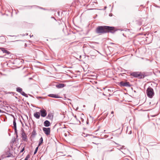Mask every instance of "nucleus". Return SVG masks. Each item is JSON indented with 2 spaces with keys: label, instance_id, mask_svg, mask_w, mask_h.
I'll return each mask as SVG.
<instances>
[{
  "label": "nucleus",
  "instance_id": "nucleus-18",
  "mask_svg": "<svg viewBox=\"0 0 160 160\" xmlns=\"http://www.w3.org/2000/svg\"><path fill=\"white\" fill-rule=\"evenodd\" d=\"M22 96H23L26 97H28V95L26 94L24 92L22 91L21 93H20Z\"/></svg>",
  "mask_w": 160,
  "mask_h": 160
},
{
  "label": "nucleus",
  "instance_id": "nucleus-3",
  "mask_svg": "<svg viewBox=\"0 0 160 160\" xmlns=\"http://www.w3.org/2000/svg\"><path fill=\"white\" fill-rule=\"evenodd\" d=\"M131 75L135 78H143L144 77V76L142 74L141 72H134L131 73Z\"/></svg>",
  "mask_w": 160,
  "mask_h": 160
},
{
  "label": "nucleus",
  "instance_id": "nucleus-21",
  "mask_svg": "<svg viewBox=\"0 0 160 160\" xmlns=\"http://www.w3.org/2000/svg\"><path fill=\"white\" fill-rule=\"evenodd\" d=\"M39 146H38L35 149V151H34V154H35L37 152V151L38 150V147Z\"/></svg>",
  "mask_w": 160,
  "mask_h": 160
},
{
  "label": "nucleus",
  "instance_id": "nucleus-7",
  "mask_svg": "<svg viewBox=\"0 0 160 160\" xmlns=\"http://www.w3.org/2000/svg\"><path fill=\"white\" fill-rule=\"evenodd\" d=\"M22 139L24 141H27L28 140L27 137L25 133L24 132L23 129H22Z\"/></svg>",
  "mask_w": 160,
  "mask_h": 160
},
{
  "label": "nucleus",
  "instance_id": "nucleus-31",
  "mask_svg": "<svg viewBox=\"0 0 160 160\" xmlns=\"http://www.w3.org/2000/svg\"><path fill=\"white\" fill-rule=\"evenodd\" d=\"M76 109H78V108H77Z\"/></svg>",
  "mask_w": 160,
  "mask_h": 160
},
{
  "label": "nucleus",
  "instance_id": "nucleus-29",
  "mask_svg": "<svg viewBox=\"0 0 160 160\" xmlns=\"http://www.w3.org/2000/svg\"><path fill=\"white\" fill-rule=\"evenodd\" d=\"M74 117L75 118H76V115Z\"/></svg>",
  "mask_w": 160,
  "mask_h": 160
},
{
  "label": "nucleus",
  "instance_id": "nucleus-14",
  "mask_svg": "<svg viewBox=\"0 0 160 160\" xmlns=\"http://www.w3.org/2000/svg\"><path fill=\"white\" fill-rule=\"evenodd\" d=\"M65 86V85L63 84H60L57 85V87L58 88H61L64 87Z\"/></svg>",
  "mask_w": 160,
  "mask_h": 160
},
{
  "label": "nucleus",
  "instance_id": "nucleus-20",
  "mask_svg": "<svg viewBox=\"0 0 160 160\" xmlns=\"http://www.w3.org/2000/svg\"><path fill=\"white\" fill-rule=\"evenodd\" d=\"M14 131H15V134H16V136L17 137L18 136V132H17V128H14Z\"/></svg>",
  "mask_w": 160,
  "mask_h": 160
},
{
  "label": "nucleus",
  "instance_id": "nucleus-11",
  "mask_svg": "<svg viewBox=\"0 0 160 160\" xmlns=\"http://www.w3.org/2000/svg\"><path fill=\"white\" fill-rule=\"evenodd\" d=\"M34 117L37 119H39L40 117V114L39 112H37L34 114Z\"/></svg>",
  "mask_w": 160,
  "mask_h": 160
},
{
  "label": "nucleus",
  "instance_id": "nucleus-22",
  "mask_svg": "<svg viewBox=\"0 0 160 160\" xmlns=\"http://www.w3.org/2000/svg\"><path fill=\"white\" fill-rule=\"evenodd\" d=\"M30 158V156L29 155H28L26 157L25 159H24V160H28V159Z\"/></svg>",
  "mask_w": 160,
  "mask_h": 160
},
{
  "label": "nucleus",
  "instance_id": "nucleus-25",
  "mask_svg": "<svg viewBox=\"0 0 160 160\" xmlns=\"http://www.w3.org/2000/svg\"><path fill=\"white\" fill-rule=\"evenodd\" d=\"M4 157H2V156L0 158V160H1V159H2Z\"/></svg>",
  "mask_w": 160,
  "mask_h": 160
},
{
  "label": "nucleus",
  "instance_id": "nucleus-4",
  "mask_svg": "<svg viewBox=\"0 0 160 160\" xmlns=\"http://www.w3.org/2000/svg\"><path fill=\"white\" fill-rule=\"evenodd\" d=\"M42 130L44 132L45 134L48 136L50 134V128H45L44 127L42 128Z\"/></svg>",
  "mask_w": 160,
  "mask_h": 160
},
{
  "label": "nucleus",
  "instance_id": "nucleus-1",
  "mask_svg": "<svg viewBox=\"0 0 160 160\" xmlns=\"http://www.w3.org/2000/svg\"><path fill=\"white\" fill-rule=\"evenodd\" d=\"M116 31L114 27L104 26L98 27L96 29L95 32L97 34H101L109 32L113 33Z\"/></svg>",
  "mask_w": 160,
  "mask_h": 160
},
{
  "label": "nucleus",
  "instance_id": "nucleus-6",
  "mask_svg": "<svg viewBox=\"0 0 160 160\" xmlns=\"http://www.w3.org/2000/svg\"><path fill=\"white\" fill-rule=\"evenodd\" d=\"M40 112L41 113V115L43 117H45L47 115V113L46 111L43 109L41 110L40 111Z\"/></svg>",
  "mask_w": 160,
  "mask_h": 160
},
{
  "label": "nucleus",
  "instance_id": "nucleus-26",
  "mask_svg": "<svg viewBox=\"0 0 160 160\" xmlns=\"http://www.w3.org/2000/svg\"><path fill=\"white\" fill-rule=\"evenodd\" d=\"M24 46H25V47H26L27 46V44L26 43L25 44Z\"/></svg>",
  "mask_w": 160,
  "mask_h": 160
},
{
  "label": "nucleus",
  "instance_id": "nucleus-24",
  "mask_svg": "<svg viewBox=\"0 0 160 160\" xmlns=\"http://www.w3.org/2000/svg\"><path fill=\"white\" fill-rule=\"evenodd\" d=\"M113 113H114V112L113 111H112L111 112V114H112V117H113L114 116Z\"/></svg>",
  "mask_w": 160,
  "mask_h": 160
},
{
  "label": "nucleus",
  "instance_id": "nucleus-32",
  "mask_svg": "<svg viewBox=\"0 0 160 160\" xmlns=\"http://www.w3.org/2000/svg\"><path fill=\"white\" fill-rule=\"evenodd\" d=\"M108 114V113H107V115Z\"/></svg>",
  "mask_w": 160,
  "mask_h": 160
},
{
  "label": "nucleus",
  "instance_id": "nucleus-17",
  "mask_svg": "<svg viewBox=\"0 0 160 160\" xmlns=\"http://www.w3.org/2000/svg\"><path fill=\"white\" fill-rule=\"evenodd\" d=\"M16 91L18 92L21 93L22 91V89L20 87H18L16 88Z\"/></svg>",
  "mask_w": 160,
  "mask_h": 160
},
{
  "label": "nucleus",
  "instance_id": "nucleus-5",
  "mask_svg": "<svg viewBox=\"0 0 160 160\" xmlns=\"http://www.w3.org/2000/svg\"><path fill=\"white\" fill-rule=\"evenodd\" d=\"M120 84L121 86L130 87L131 86L129 82H120Z\"/></svg>",
  "mask_w": 160,
  "mask_h": 160
},
{
  "label": "nucleus",
  "instance_id": "nucleus-28",
  "mask_svg": "<svg viewBox=\"0 0 160 160\" xmlns=\"http://www.w3.org/2000/svg\"><path fill=\"white\" fill-rule=\"evenodd\" d=\"M29 79H32V78H29Z\"/></svg>",
  "mask_w": 160,
  "mask_h": 160
},
{
  "label": "nucleus",
  "instance_id": "nucleus-16",
  "mask_svg": "<svg viewBox=\"0 0 160 160\" xmlns=\"http://www.w3.org/2000/svg\"><path fill=\"white\" fill-rule=\"evenodd\" d=\"M13 128H17L16 126V122L15 118V117H13Z\"/></svg>",
  "mask_w": 160,
  "mask_h": 160
},
{
  "label": "nucleus",
  "instance_id": "nucleus-10",
  "mask_svg": "<svg viewBox=\"0 0 160 160\" xmlns=\"http://www.w3.org/2000/svg\"><path fill=\"white\" fill-rule=\"evenodd\" d=\"M43 124L44 126L46 127H48L50 125V123L47 120L44 122Z\"/></svg>",
  "mask_w": 160,
  "mask_h": 160
},
{
  "label": "nucleus",
  "instance_id": "nucleus-19",
  "mask_svg": "<svg viewBox=\"0 0 160 160\" xmlns=\"http://www.w3.org/2000/svg\"><path fill=\"white\" fill-rule=\"evenodd\" d=\"M32 135L33 136H35V135H36V130L34 129H33V131H32Z\"/></svg>",
  "mask_w": 160,
  "mask_h": 160
},
{
  "label": "nucleus",
  "instance_id": "nucleus-27",
  "mask_svg": "<svg viewBox=\"0 0 160 160\" xmlns=\"http://www.w3.org/2000/svg\"><path fill=\"white\" fill-rule=\"evenodd\" d=\"M131 132H131V131H130V132H129L128 133V134H131Z\"/></svg>",
  "mask_w": 160,
  "mask_h": 160
},
{
  "label": "nucleus",
  "instance_id": "nucleus-13",
  "mask_svg": "<svg viewBox=\"0 0 160 160\" xmlns=\"http://www.w3.org/2000/svg\"><path fill=\"white\" fill-rule=\"evenodd\" d=\"M1 50L3 52V53H7V54H10V53L9 52L7 51L6 49H5L4 48H1Z\"/></svg>",
  "mask_w": 160,
  "mask_h": 160
},
{
  "label": "nucleus",
  "instance_id": "nucleus-2",
  "mask_svg": "<svg viewBox=\"0 0 160 160\" xmlns=\"http://www.w3.org/2000/svg\"><path fill=\"white\" fill-rule=\"evenodd\" d=\"M147 94L148 96L150 98H152L154 95V93L153 89L150 87H149L147 90Z\"/></svg>",
  "mask_w": 160,
  "mask_h": 160
},
{
  "label": "nucleus",
  "instance_id": "nucleus-8",
  "mask_svg": "<svg viewBox=\"0 0 160 160\" xmlns=\"http://www.w3.org/2000/svg\"><path fill=\"white\" fill-rule=\"evenodd\" d=\"M114 148L112 147H107L104 151V153L109 152L113 151Z\"/></svg>",
  "mask_w": 160,
  "mask_h": 160
},
{
  "label": "nucleus",
  "instance_id": "nucleus-12",
  "mask_svg": "<svg viewBox=\"0 0 160 160\" xmlns=\"http://www.w3.org/2000/svg\"><path fill=\"white\" fill-rule=\"evenodd\" d=\"M48 96H49V97L54 98H59L58 95L53 94H49V95H48Z\"/></svg>",
  "mask_w": 160,
  "mask_h": 160
},
{
  "label": "nucleus",
  "instance_id": "nucleus-23",
  "mask_svg": "<svg viewBox=\"0 0 160 160\" xmlns=\"http://www.w3.org/2000/svg\"><path fill=\"white\" fill-rule=\"evenodd\" d=\"M24 150H25V147H24L22 148V150L20 151V153L22 152Z\"/></svg>",
  "mask_w": 160,
  "mask_h": 160
},
{
  "label": "nucleus",
  "instance_id": "nucleus-9",
  "mask_svg": "<svg viewBox=\"0 0 160 160\" xmlns=\"http://www.w3.org/2000/svg\"><path fill=\"white\" fill-rule=\"evenodd\" d=\"M53 118V114L52 113H49L47 117V118L52 120Z\"/></svg>",
  "mask_w": 160,
  "mask_h": 160
},
{
  "label": "nucleus",
  "instance_id": "nucleus-30",
  "mask_svg": "<svg viewBox=\"0 0 160 160\" xmlns=\"http://www.w3.org/2000/svg\"><path fill=\"white\" fill-rule=\"evenodd\" d=\"M122 153H123V151H122ZM124 154H125V153H124Z\"/></svg>",
  "mask_w": 160,
  "mask_h": 160
},
{
  "label": "nucleus",
  "instance_id": "nucleus-15",
  "mask_svg": "<svg viewBox=\"0 0 160 160\" xmlns=\"http://www.w3.org/2000/svg\"><path fill=\"white\" fill-rule=\"evenodd\" d=\"M43 141V138L42 137L40 138L39 139V143H38V146H40V145L42 143Z\"/></svg>",
  "mask_w": 160,
  "mask_h": 160
}]
</instances>
